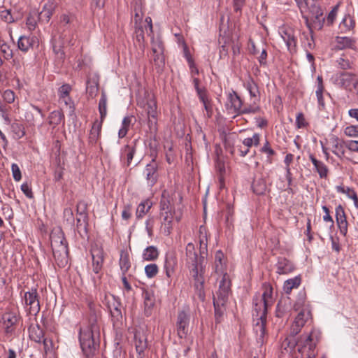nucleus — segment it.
I'll list each match as a JSON object with an SVG mask.
<instances>
[{
    "instance_id": "6e6552de",
    "label": "nucleus",
    "mask_w": 358,
    "mask_h": 358,
    "mask_svg": "<svg viewBox=\"0 0 358 358\" xmlns=\"http://www.w3.org/2000/svg\"><path fill=\"white\" fill-rule=\"evenodd\" d=\"M152 60L158 72L162 71L165 65L164 48L160 38H151Z\"/></svg>"
},
{
    "instance_id": "393cba45",
    "label": "nucleus",
    "mask_w": 358,
    "mask_h": 358,
    "mask_svg": "<svg viewBox=\"0 0 358 358\" xmlns=\"http://www.w3.org/2000/svg\"><path fill=\"white\" fill-rule=\"evenodd\" d=\"M173 210L162 211L160 213L162 219V229L164 234L166 236L169 235L172 230V222L173 220Z\"/></svg>"
},
{
    "instance_id": "e2e57ef3",
    "label": "nucleus",
    "mask_w": 358,
    "mask_h": 358,
    "mask_svg": "<svg viewBox=\"0 0 358 358\" xmlns=\"http://www.w3.org/2000/svg\"><path fill=\"white\" fill-rule=\"evenodd\" d=\"M173 207L171 204L170 201L165 198L164 196H162L161 201H160V210L162 211H169V210H173Z\"/></svg>"
},
{
    "instance_id": "423d86ee",
    "label": "nucleus",
    "mask_w": 358,
    "mask_h": 358,
    "mask_svg": "<svg viewBox=\"0 0 358 358\" xmlns=\"http://www.w3.org/2000/svg\"><path fill=\"white\" fill-rule=\"evenodd\" d=\"M189 263L192 264L190 267H187L190 274L194 280V289L195 296L201 301H204L206 298L204 290V277L203 275L206 271V268H203L202 263H200V266L195 264L192 259V254H190Z\"/></svg>"
},
{
    "instance_id": "dca6fc26",
    "label": "nucleus",
    "mask_w": 358,
    "mask_h": 358,
    "mask_svg": "<svg viewBox=\"0 0 358 358\" xmlns=\"http://www.w3.org/2000/svg\"><path fill=\"white\" fill-rule=\"evenodd\" d=\"M92 258L93 271L99 273L101 270L104 259V252L102 248L97 245H94L91 249Z\"/></svg>"
},
{
    "instance_id": "a19ab883",
    "label": "nucleus",
    "mask_w": 358,
    "mask_h": 358,
    "mask_svg": "<svg viewBox=\"0 0 358 358\" xmlns=\"http://www.w3.org/2000/svg\"><path fill=\"white\" fill-rule=\"evenodd\" d=\"M159 257V250L157 247L151 245L147 247L143 252L142 257L145 261H155Z\"/></svg>"
},
{
    "instance_id": "0eeeda50",
    "label": "nucleus",
    "mask_w": 358,
    "mask_h": 358,
    "mask_svg": "<svg viewBox=\"0 0 358 358\" xmlns=\"http://www.w3.org/2000/svg\"><path fill=\"white\" fill-rule=\"evenodd\" d=\"M332 79L334 83L338 87L352 92L357 90L358 94V76L351 72H341L336 73Z\"/></svg>"
},
{
    "instance_id": "37998d69",
    "label": "nucleus",
    "mask_w": 358,
    "mask_h": 358,
    "mask_svg": "<svg viewBox=\"0 0 358 358\" xmlns=\"http://www.w3.org/2000/svg\"><path fill=\"white\" fill-rule=\"evenodd\" d=\"M152 202L149 200H145L141 202L136 209V215L137 218H142L151 208Z\"/></svg>"
},
{
    "instance_id": "473e14b6",
    "label": "nucleus",
    "mask_w": 358,
    "mask_h": 358,
    "mask_svg": "<svg viewBox=\"0 0 358 358\" xmlns=\"http://www.w3.org/2000/svg\"><path fill=\"white\" fill-rule=\"evenodd\" d=\"M309 159L314 165L315 171L318 173L321 178H326L328 176V167L320 160H317L313 155H309Z\"/></svg>"
},
{
    "instance_id": "09e8293b",
    "label": "nucleus",
    "mask_w": 358,
    "mask_h": 358,
    "mask_svg": "<svg viewBox=\"0 0 358 358\" xmlns=\"http://www.w3.org/2000/svg\"><path fill=\"white\" fill-rule=\"evenodd\" d=\"M11 131L13 133V136L16 139H20L25 135L24 126L18 122H14L11 125Z\"/></svg>"
},
{
    "instance_id": "f257e3e1",
    "label": "nucleus",
    "mask_w": 358,
    "mask_h": 358,
    "mask_svg": "<svg viewBox=\"0 0 358 358\" xmlns=\"http://www.w3.org/2000/svg\"><path fill=\"white\" fill-rule=\"evenodd\" d=\"M273 288L264 285V291L262 295L256 294L253 298L252 317L254 321L253 331L256 336L257 343L262 345L266 340V323L267 309L273 303Z\"/></svg>"
},
{
    "instance_id": "774afa93",
    "label": "nucleus",
    "mask_w": 358,
    "mask_h": 358,
    "mask_svg": "<svg viewBox=\"0 0 358 358\" xmlns=\"http://www.w3.org/2000/svg\"><path fill=\"white\" fill-rule=\"evenodd\" d=\"M1 18L7 23H12L15 21L9 10H2L1 12Z\"/></svg>"
},
{
    "instance_id": "13d9d810",
    "label": "nucleus",
    "mask_w": 358,
    "mask_h": 358,
    "mask_svg": "<svg viewBox=\"0 0 358 358\" xmlns=\"http://www.w3.org/2000/svg\"><path fill=\"white\" fill-rule=\"evenodd\" d=\"M260 110V108L256 105V102L254 103L253 105H250L248 106H242V108L240 112V115L243 114H249V113H256Z\"/></svg>"
},
{
    "instance_id": "f03ea898",
    "label": "nucleus",
    "mask_w": 358,
    "mask_h": 358,
    "mask_svg": "<svg viewBox=\"0 0 358 358\" xmlns=\"http://www.w3.org/2000/svg\"><path fill=\"white\" fill-rule=\"evenodd\" d=\"M99 327L96 321L90 322L89 325L80 329L79 341L86 357H90L94 355L99 346Z\"/></svg>"
},
{
    "instance_id": "7ed1b4c3",
    "label": "nucleus",
    "mask_w": 358,
    "mask_h": 358,
    "mask_svg": "<svg viewBox=\"0 0 358 358\" xmlns=\"http://www.w3.org/2000/svg\"><path fill=\"white\" fill-rule=\"evenodd\" d=\"M51 247L58 266L64 268L69 262L68 243L61 229H54L50 234Z\"/></svg>"
},
{
    "instance_id": "9d476101",
    "label": "nucleus",
    "mask_w": 358,
    "mask_h": 358,
    "mask_svg": "<svg viewBox=\"0 0 358 358\" xmlns=\"http://www.w3.org/2000/svg\"><path fill=\"white\" fill-rule=\"evenodd\" d=\"M304 12L308 10L312 17L315 18L313 22L316 24L318 29H322L324 22L325 20L323 17V11L317 3L316 0H306L304 3Z\"/></svg>"
},
{
    "instance_id": "bb28decb",
    "label": "nucleus",
    "mask_w": 358,
    "mask_h": 358,
    "mask_svg": "<svg viewBox=\"0 0 358 358\" xmlns=\"http://www.w3.org/2000/svg\"><path fill=\"white\" fill-rule=\"evenodd\" d=\"M244 87L248 91L251 99H254L253 103L259 101L260 92L259 87L252 78L249 77V78L244 83Z\"/></svg>"
},
{
    "instance_id": "c756f323",
    "label": "nucleus",
    "mask_w": 358,
    "mask_h": 358,
    "mask_svg": "<svg viewBox=\"0 0 358 358\" xmlns=\"http://www.w3.org/2000/svg\"><path fill=\"white\" fill-rule=\"evenodd\" d=\"M142 296L144 301L145 314L146 316H150L155 302L153 292L145 289L143 291Z\"/></svg>"
},
{
    "instance_id": "603ef678",
    "label": "nucleus",
    "mask_w": 358,
    "mask_h": 358,
    "mask_svg": "<svg viewBox=\"0 0 358 358\" xmlns=\"http://www.w3.org/2000/svg\"><path fill=\"white\" fill-rule=\"evenodd\" d=\"M0 52L3 55V58L6 60H10L13 57V50L10 48V45L3 41L0 44Z\"/></svg>"
},
{
    "instance_id": "f3484780",
    "label": "nucleus",
    "mask_w": 358,
    "mask_h": 358,
    "mask_svg": "<svg viewBox=\"0 0 358 358\" xmlns=\"http://www.w3.org/2000/svg\"><path fill=\"white\" fill-rule=\"evenodd\" d=\"M17 48L23 52H27L34 46L38 45V40L36 36L33 35L20 36L17 40Z\"/></svg>"
},
{
    "instance_id": "6ab92c4d",
    "label": "nucleus",
    "mask_w": 358,
    "mask_h": 358,
    "mask_svg": "<svg viewBox=\"0 0 358 358\" xmlns=\"http://www.w3.org/2000/svg\"><path fill=\"white\" fill-rule=\"evenodd\" d=\"M329 144L332 148V152L338 158L341 159L345 155V143L342 139L335 135H331L329 140Z\"/></svg>"
},
{
    "instance_id": "bf43d9fd",
    "label": "nucleus",
    "mask_w": 358,
    "mask_h": 358,
    "mask_svg": "<svg viewBox=\"0 0 358 358\" xmlns=\"http://www.w3.org/2000/svg\"><path fill=\"white\" fill-rule=\"evenodd\" d=\"M303 39L306 40V41H304L303 42L304 43V46L310 50L313 49L315 47V42L313 34H310V32H309L308 34L303 33Z\"/></svg>"
},
{
    "instance_id": "052dcab7",
    "label": "nucleus",
    "mask_w": 358,
    "mask_h": 358,
    "mask_svg": "<svg viewBox=\"0 0 358 358\" xmlns=\"http://www.w3.org/2000/svg\"><path fill=\"white\" fill-rule=\"evenodd\" d=\"M59 103L60 104H64L66 107H69L71 114H73L74 113V110H75L74 102L72 100V99L70 97V96L59 99Z\"/></svg>"
},
{
    "instance_id": "a878e982",
    "label": "nucleus",
    "mask_w": 358,
    "mask_h": 358,
    "mask_svg": "<svg viewBox=\"0 0 358 358\" xmlns=\"http://www.w3.org/2000/svg\"><path fill=\"white\" fill-rule=\"evenodd\" d=\"M275 266L276 272L280 275L288 274L295 268L292 262L285 257H278Z\"/></svg>"
},
{
    "instance_id": "4c0bfd02",
    "label": "nucleus",
    "mask_w": 358,
    "mask_h": 358,
    "mask_svg": "<svg viewBox=\"0 0 358 358\" xmlns=\"http://www.w3.org/2000/svg\"><path fill=\"white\" fill-rule=\"evenodd\" d=\"M119 265L122 271V274L125 275L131 267L129 255L127 251L121 250Z\"/></svg>"
},
{
    "instance_id": "f704fd0d",
    "label": "nucleus",
    "mask_w": 358,
    "mask_h": 358,
    "mask_svg": "<svg viewBox=\"0 0 358 358\" xmlns=\"http://www.w3.org/2000/svg\"><path fill=\"white\" fill-rule=\"evenodd\" d=\"M224 255L221 250H217L215 255V262L213 265V270L216 273L224 274Z\"/></svg>"
},
{
    "instance_id": "ea45409f",
    "label": "nucleus",
    "mask_w": 358,
    "mask_h": 358,
    "mask_svg": "<svg viewBox=\"0 0 358 358\" xmlns=\"http://www.w3.org/2000/svg\"><path fill=\"white\" fill-rule=\"evenodd\" d=\"M336 189L338 192L345 194L349 199H352L355 207L358 208V197L357 193L353 189L341 185L336 186Z\"/></svg>"
},
{
    "instance_id": "72a5a7b5",
    "label": "nucleus",
    "mask_w": 358,
    "mask_h": 358,
    "mask_svg": "<svg viewBox=\"0 0 358 358\" xmlns=\"http://www.w3.org/2000/svg\"><path fill=\"white\" fill-rule=\"evenodd\" d=\"M355 25V20L350 15H345L339 24L338 29L341 34L348 33L352 31Z\"/></svg>"
},
{
    "instance_id": "9b49d317",
    "label": "nucleus",
    "mask_w": 358,
    "mask_h": 358,
    "mask_svg": "<svg viewBox=\"0 0 358 358\" xmlns=\"http://www.w3.org/2000/svg\"><path fill=\"white\" fill-rule=\"evenodd\" d=\"M243 104V100L235 91L228 94L225 108L229 114L234 115V117L239 115Z\"/></svg>"
},
{
    "instance_id": "20e7f679",
    "label": "nucleus",
    "mask_w": 358,
    "mask_h": 358,
    "mask_svg": "<svg viewBox=\"0 0 358 358\" xmlns=\"http://www.w3.org/2000/svg\"><path fill=\"white\" fill-rule=\"evenodd\" d=\"M199 244H200V255H198L195 250L194 245L192 243H187L186 246V265L190 267L192 265L189 263L190 254H192L194 262L196 266H200V263H202L203 268H206L207 264V236L205 228L201 227L199 229Z\"/></svg>"
},
{
    "instance_id": "a211bd4d",
    "label": "nucleus",
    "mask_w": 358,
    "mask_h": 358,
    "mask_svg": "<svg viewBox=\"0 0 358 358\" xmlns=\"http://www.w3.org/2000/svg\"><path fill=\"white\" fill-rule=\"evenodd\" d=\"M189 317L188 314L182 310L178 313L177 319L178 335L180 338H185L188 332Z\"/></svg>"
},
{
    "instance_id": "69168bd1",
    "label": "nucleus",
    "mask_w": 358,
    "mask_h": 358,
    "mask_svg": "<svg viewBox=\"0 0 358 358\" xmlns=\"http://www.w3.org/2000/svg\"><path fill=\"white\" fill-rule=\"evenodd\" d=\"M344 134L350 137L358 136V126L350 125L347 127L344 130Z\"/></svg>"
},
{
    "instance_id": "5fc2aeb1",
    "label": "nucleus",
    "mask_w": 358,
    "mask_h": 358,
    "mask_svg": "<svg viewBox=\"0 0 358 358\" xmlns=\"http://www.w3.org/2000/svg\"><path fill=\"white\" fill-rule=\"evenodd\" d=\"M260 152L267 155V159L270 163L272 162L271 157L276 154L275 150L271 147L270 143L267 140H266L264 145L260 149Z\"/></svg>"
},
{
    "instance_id": "e433bc0d",
    "label": "nucleus",
    "mask_w": 358,
    "mask_h": 358,
    "mask_svg": "<svg viewBox=\"0 0 358 358\" xmlns=\"http://www.w3.org/2000/svg\"><path fill=\"white\" fill-rule=\"evenodd\" d=\"M55 9V5L52 2L48 1L45 3L42 11L38 13V20H45L48 22L52 15L53 10Z\"/></svg>"
},
{
    "instance_id": "4468645a",
    "label": "nucleus",
    "mask_w": 358,
    "mask_h": 358,
    "mask_svg": "<svg viewBox=\"0 0 358 358\" xmlns=\"http://www.w3.org/2000/svg\"><path fill=\"white\" fill-rule=\"evenodd\" d=\"M158 163L156 162V157H154L151 162L145 166L143 171L148 186L153 187L159 178Z\"/></svg>"
},
{
    "instance_id": "79ce46f5",
    "label": "nucleus",
    "mask_w": 358,
    "mask_h": 358,
    "mask_svg": "<svg viewBox=\"0 0 358 358\" xmlns=\"http://www.w3.org/2000/svg\"><path fill=\"white\" fill-rule=\"evenodd\" d=\"M252 188L254 193L257 195L264 194L266 190V182L265 179L262 178L255 179L252 182Z\"/></svg>"
},
{
    "instance_id": "39448f33",
    "label": "nucleus",
    "mask_w": 358,
    "mask_h": 358,
    "mask_svg": "<svg viewBox=\"0 0 358 358\" xmlns=\"http://www.w3.org/2000/svg\"><path fill=\"white\" fill-rule=\"evenodd\" d=\"M320 331L313 329L309 334H303L296 342L301 358H315L317 355L316 345L320 338Z\"/></svg>"
},
{
    "instance_id": "58836bf2",
    "label": "nucleus",
    "mask_w": 358,
    "mask_h": 358,
    "mask_svg": "<svg viewBox=\"0 0 358 358\" xmlns=\"http://www.w3.org/2000/svg\"><path fill=\"white\" fill-rule=\"evenodd\" d=\"M87 217L78 216L76 218V230L83 238L87 236Z\"/></svg>"
},
{
    "instance_id": "0e129e2a",
    "label": "nucleus",
    "mask_w": 358,
    "mask_h": 358,
    "mask_svg": "<svg viewBox=\"0 0 358 358\" xmlns=\"http://www.w3.org/2000/svg\"><path fill=\"white\" fill-rule=\"evenodd\" d=\"M296 125L298 129L304 128L308 126V122L302 113L297 114L296 117Z\"/></svg>"
},
{
    "instance_id": "ddd939ff",
    "label": "nucleus",
    "mask_w": 358,
    "mask_h": 358,
    "mask_svg": "<svg viewBox=\"0 0 358 358\" xmlns=\"http://www.w3.org/2000/svg\"><path fill=\"white\" fill-rule=\"evenodd\" d=\"M311 319V313L308 309H302L298 313L290 328V335L296 336L306 322Z\"/></svg>"
},
{
    "instance_id": "6e6d98bb",
    "label": "nucleus",
    "mask_w": 358,
    "mask_h": 358,
    "mask_svg": "<svg viewBox=\"0 0 358 358\" xmlns=\"http://www.w3.org/2000/svg\"><path fill=\"white\" fill-rule=\"evenodd\" d=\"M158 271L159 268L156 264H150L145 266V273L148 278H152L156 276Z\"/></svg>"
},
{
    "instance_id": "5701e85b",
    "label": "nucleus",
    "mask_w": 358,
    "mask_h": 358,
    "mask_svg": "<svg viewBox=\"0 0 358 358\" xmlns=\"http://www.w3.org/2000/svg\"><path fill=\"white\" fill-rule=\"evenodd\" d=\"M138 141L134 140L130 143L126 145L122 149L121 152V158L124 159L126 160L127 166H130L134 156L136 152V146H137Z\"/></svg>"
},
{
    "instance_id": "2f4dec72",
    "label": "nucleus",
    "mask_w": 358,
    "mask_h": 358,
    "mask_svg": "<svg viewBox=\"0 0 358 358\" xmlns=\"http://www.w3.org/2000/svg\"><path fill=\"white\" fill-rule=\"evenodd\" d=\"M3 322L5 324V331L7 334L12 333L13 327L18 321L17 315L14 313H6L3 316Z\"/></svg>"
},
{
    "instance_id": "cd10ccee",
    "label": "nucleus",
    "mask_w": 358,
    "mask_h": 358,
    "mask_svg": "<svg viewBox=\"0 0 358 358\" xmlns=\"http://www.w3.org/2000/svg\"><path fill=\"white\" fill-rule=\"evenodd\" d=\"M30 338L36 343H43L45 344V339L44 338V331L38 324H31L29 329Z\"/></svg>"
},
{
    "instance_id": "2eb2a0df",
    "label": "nucleus",
    "mask_w": 358,
    "mask_h": 358,
    "mask_svg": "<svg viewBox=\"0 0 358 358\" xmlns=\"http://www.w3.org/2000/svg\"><path fill=\"white\" fill-rule=\"evenodd\" d=\"M279 34L285 43L290 53L296 52V38L294 36V31L287 27H282L279 29Z\"/></svg>"
},
{
    "instance_id": "8fccbe9b",
    "label": "nucleus",
    "mask_w": 358,
    "mask_h": 358,
    "mask_svg": "<svg viewBox=\"0 0 358 358\" xmlns=\"http://www.w3.org/2000/svg\"><path fill=\"white\" fill-rule=\"evenodd\" d=\"M38 19V15L36 12H31L29 14L26 20V25L29 31H33L36 29Z\"/></svg>"
},
{
    "instance_id": "680f3d73",
    "label": "nucleus",
    "mask_w": 358,
    "mask_h": 358,
    "mask_svg": "<svg viewBox=\"0 0 358 358\" xmlns=\"http://www.w3.org/2000/svg\"><path fill=\"white\" fill-rule=\"evenodd\" d=\"M87 206V205L84 201H80L78 202L76 210L78 216L87 217V215L86 213Z\"/></svg>"
},
{
    "instance_id": "4be33fe9",
    "label": "nucleus",
    "mask_w": 358,
    "mask_h": 358,
    "mask_svg": "<svg viewBox=\"0 0 358 358\" xmlns=\"http://www.w3.org/2000/svg\"><path fill=\"white\" fill-rule=\"evenodd\" d=\"M335 43L336 50H355L356 46V40L352 37L338 36L335 38Z\"/></svg>"
},
{
    "instance_id": "412c9836",
    "label": "nucleus",
    "mask_w": 358,
    "mask_h": 358,
    "mask_svg": "<svg viewBox=\"0 0 358 358\" xmlns=\"http://www.w3.org/2000/svg\"><path fill=\"white\" fill-rule=\"evenodd\" d=\"M177 257L173 252H169L166 254L164 270L168 278H171L177 266Z\"/></svg>"
},
{
    "instance_id": "4d7b16f0",
    "label": "nucleus",
    "mask_w": 358,
    "mask_h": 358,
    "mask_svg": "<svg viewBox=\"0 0 358 358\" xmlns=\"http://www.w3.org/2000/svg\"><path fill=\"white\" fill-rule=\"evenodd\" d=\"M72 87L69 84H64L58 89L59 99L69 96Z\"/></svg>"
},
{
    "instance_id": "7c9ffc66",
    "label": "nucleus",
    "mask_w": 358,
    "mask_h": 358,
    "mask_svg": "<svg viewBox=\"0 0 358 358\" xmlns=\"http://www.w3.org/2000/svg\"><path fill=\"white\" fill-rule=\"evenodd\" d=\"M103 121L95 120L92 124L89 134V143L90 144L96 143L97 141L100 138L101 131L102 128Z\"/></svg>"
},
{
    "instance_id": "c03bdc74",
    "label": "nucleus",
    "mask_w": 358,
    "mask_h": 358,
    "mask_svg": "<svg viewBox=\"0 0 358 358\" xmlns=\"http://www.w3.org/2000/svg\"><path fill=\"white\" fill-rule=\"evenodd\" d=\"M301 284V278L296 276L293 278L287 280L284 282L283 289L285 293H289L292 289L298 287Z\"/></svg>"
},
{
    "instance_id": "3c124183",
    "label": "nucleus",
    "mask_w": 358,
    "mask_h": 358,
    "mask_svg": "<svg viewBox=\"0 0 358 358\" xmlns=\"http://www.w3.org/2000/svg\"><path fill=\"white\" fill-rule=\"evenodd\" d=\"M225 303H218L217 301H213V306L215 308V321L217 323H219L221 322L222 317L224 314V306Z\"/></svg>"
},
{
    "instance_id": "b1692460",
    "label": "nucleus",
    "mask_w": 358,
    "mask_h": 358,
    "mask_svg": "<svg viewBox=\"0 0 358 358\" xmlns=\"http://www.w3.org/2000/svg\"><path fill=\"white\" fill-rule=\"evenodd\" d=\"M120 308L121 303L115 297L113 298V301L108 303V309L114 324L116 322H120L122 318V314Z\"/></svg>"
},
{
    "instance_id": "de8ad7c7",
    "label": "nucleus",
    "mask_w": 358,
    "mask_h": 358,
    "mask_svg": "<svg viewBox=\"0 0 358 358\" xmlns=\"http://www.w3.org/2000/svg\"><path fill=\"white\" fill-rule=\"evenodd\" d=\"M99 111L101 121H103L107 115V96L105 92H102L99 101Z\"/></svg>"
},
{
    "instance_id": "a18cd8bd",
    "label": "nucleus",
    "mask_w": 358,
    "mask_h": 358,
    "mask_svg": "<svg viewBox=\"0 0 358 358\" xmlns=\"http://www.w3.org/2000/svg\"><path fill=\"white\" fill-rule=\"evenodd\" d=\"M63 119L64 115L61 111L54 110L48 116V123L55 127L59 125Z\"/></svg>"
},
{
    "instance_id": "f8f14e48",
    "label": "nucleus",
    "mask_w": 358,
    "mask_h": 358,
    "mask_svg": "<svg viewBox=\"0 0 358 358\" xmlns=\"http://www.w3.org/2000/svg\"><path fill=\"white\" fill-rule=\"evenodd\" d=\"M231 282L227 273H224L219 283V289L214 296L213 301L218 303H226L231 292Z\"/></svg>"
},
{
    "instance_id": "c85d7f7f",
    "label": "nucleus",
    "mask_w": 358,
    "mask_h": 358,
    "mask_svg": "<svg viewBox=\"0 0 358 358\" xmlns=\"http://www.w3.org/2000/svg\"><path fill=\"white\" fill-rule=\"evenodd\" d=\"M157 103L154 99H150L148 101L146 104L145 110L148 117V123L150 127L156 124V118L157 115Z\"/></svg>"
},
{
    "instance_id": "338daca9",
    "label": "nucleus",
    "mask_w": 358,
    "mask_h": 358,
    "mask_svg": "<svg viewBox=\"0 0 358 358\" xmlns=\"http://www.w3.org/2000/svg\"><path fill=\"white\" fill-rule=\"evenodd\" d=\"M3 99L6 102L11 103L15 101V93L10 90H6L3 93Z\"/></svg>"
},
{
    "instance_id": "864d4df0",
    "label": "nucleus",
    "mask_w": 358,
    "mask_h": 358,
    "mask_svg": "<svg viewBox=\"0 0 358 358\" xmlns=\"http://www.w3.org/2000/svg\"><path fill=\"white\" fill-rule=\"evenodd\" d=\"M135 347L137 352H144L148 347L146 339L135 335Z\"/></svg>"
},
{
    "instance_id": "1a4fd4ad",
    "label": "nucleus",
    "mask_w": 358,
    "mask_h": 358,
    "mask_svg": "<svg viewBox=\"0 0 358 358\" xmlns=\"http://www.w3.org/2000/svg\"><path fill=\"white\" fill-rule=\"evenodd\" d=\"M22 302L29 314L36 315L41 310L39 296L36 288L32 287L22 296Z\"/></svg>"
},
{
    "instance_id": "c9c22d12",
    "label": "nucleus",
    "mask_w": 358,
    "mask_h": 358,
    "mask_svg": "<svg viewBox=\"0 0 358 358\" xmlns=\"http://www.w3.org/2000/svg\"><path fill=\"white\" fill-rule=\"evenodd\" d=\"M200 101L203 103V108L206 111V115L208 117H210L213 115V104L212 100L210 99L207 91L203 92L201 93L199 92V94H197Z\"/></svg>"
},
{
    "instance_id": "aec40b11",
    "label": "nucleus",
    "mask_w": 358,
    "mask_h": 358,
    "mask_svg": "<svg viewBox=\"0 0 358 358\" xmlns=\"http://www.w3.org/2000/svg\"><path fill=\"white\" fill-rule=\"evenodd\" d=\"M336 220L340 232L345 235L348 231V222L343 207L339 204L335 209Z\"/></svg>"
},
{
    "instance_id": "49530a36",
    "label": "nucleus",
    "mask_w": 358,
    "mask_h": 358,
    "mask_svg": "<svg viewBox=\"0 0 358 358\" xmlns=\"http://www.w3.org/2000/svg\"><path fill=\"white\" fill-rule=\"evenodd\" d=\"M133 118L134 117L131 115L126 116L123 118L122 122V127L118 131V137L120 138H122L127 135Z\"/></svg>"
}]
</instances>
